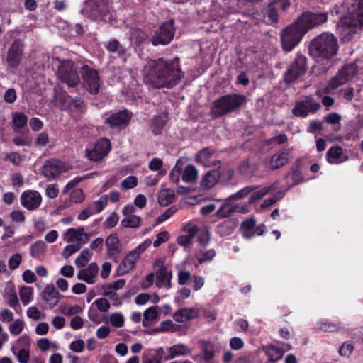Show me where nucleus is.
<instances>
[{"mask_svg": "<svg viewBox=\"0 0 363 363\" xmlns=\"http://www.w3.org/2000/svg\"><path fill=\"white\" fill-rule=\"evenodd\" d=\"M266 354L271 362H276L282 358L284 351L274 345H269L266 347Z\"/></svg>", "mask_w": 363, "mask_h": 363, "instance_id": "4c0bfd02", "label": "nucleus"}, {"mask_svg": "<svg viewBox=\"0 0 363 363\" xmlns=\"http://www.w3.org/2000/svg\"><path fill=\"white\" fill-rule=\"evenodd\" d=\"M348 15L341 18L337 30L342 40L349 41L363 26V0H345Z\"/></svg>", "mask_w": 363, "mask_h": 363, "instance_id": "f03ea898", "label": "nucleus"}, {"mask_svg": "<svg viewBox=\"0 0 363 363\" xmlns=\"http://www.w3.org/2000/svg\"><path fill=\"white\" fill-rule=\"evenodd\" d=\"M45 250L46 244L42 240H38L30 245V254L32 257L39 258L44 254Z\"/></svg>", "mask_w": 363, "mask_h": 363, "instance_id": "f704fd0d", "label": "nucleus"}, {"mask_svg": "<svg viewBox=\"0 0 363 363\" xmlns=\"http://www.w3.org/2000/svg\"><path fill=\"white\" fill-rule=\"evenodd\" d=\"M138 259L137 252H129L119 264L117 272L119 275H123L133 269Z\"/></svg>", "mask_w": 363, "mask_h": 363, "instance_id": "393cba45", "label": "nucleus"}, {"mask_svg": "<svg viewBox=\"0 0 363 363\" xmlns=\"http://www.w3.org/2000/svg\"><path fill=\"white\" fill-rule=\"evenodd\" d=\"M106 48L109 52H117L121 56L124 55L126 52L125 48L116 39L111 40L106 45Z\"/></svg>", "mask_w": 363, "mask_h": 363, "instance_id": "37998d69", "label": "nucleus"}, {"mask_svg": "<svg viewBox=\"0 0 363 363\" xmlns=\"http://www.w3.org/2000/svg\"><path fill=\"white\" fill-rule=\"evenodd\" d=\"M164 351L162 349L148 350L144 352L142 363H162Z\"/></svg>", "mask_w": 363, "mask_h": 363, "instance_id": "a878e982", "label": "nucleus"}, {"mask_svg": "<svg viewBox=\"0 0 363 363\" xmlns=\"http://www.w3.org/2000/svg\"><path fill=\"white\" fill-rule=\"evenodd\" d=\"M197 313L193 308H182L178 310L174 314V319L178 323H184L189 320L194 319L196 317Z\"/></svg>", "mask_w": 363, "mask_h": 363, "instance_id": "cd10ccee", "label": "nucleus"}, {"mask_svg": "<svg viewBox=\"0 0 363 363\" xmlns=\"http://www.w3.org/2000/svg\"><path fill=\"white\" fill-rule=\"evenodd\" d=\"M283 196L284 194L281 192L277 193L274 196L265 199L260 207L262 208H268L280 200Z\"/></svg>", "mask_w": 363, "mask_h": 363, "instance_id": "69168bd1", "label": "nucleus"}, {"mask_svg": "<svg viewBox=\"0 0 363 363\" xmlns=\"http://www.w3.org/2000/svg\"><path fill=\"white\" fill-rule=\"evenodd\" d=\"M94 174L93 173H91V174H86V175H84L83 177H76L74 178V179L71 180L70 182H69L67 185L65 186V188L63 189L62 190V193L63 194H67L71 189H72L73 187H74L76 185H77L79 182L85 180V179H89L91 177V176L93 175Z\"/></svg>", "mask_w": 363, "mask_h": 363, "instance_id": "09e8293b", "label": "nucleus"}, {"mask_svg": "<svg viewBox=\"0 0 363 363\" xmlns=\"http://www.w3.org/2000/svg\"><path fill=\"white\" fill-rule=\"evenodd\" d=\"M184 77V72L182 69L179 57L171 60L150 59L143 68L145 82L157 89H171Z\"/></svg>", "mask_w": 363, "mask_h": 363, "instance_id": "f257e3e1", "label": "nucleus"}, {"mask_svg": "<svg viewBox=\"0 0 363 363\" xmlns=\"http://www.w3.org/2000/svg\"><path fill=\"white\" fill-rule=\"evenodd\" d=\"M143 316L145 319L150 321L157 320L160 318V313L157 311V306H151L144 311Z\"/></svg>", "mask_w": 363, "mask_h": 363, "instance_id": "8fccbe9b", "label": "nucleus"}, {"mask_svg": "<svg viewBox=\"0 0 363 363\" xmlns=\"http://www.w3.org/2000/svg\"><path fill=\"white\" fill-rule=\"evenodd\" d=\"M62 297V296L60 295L52 284L46 285L42 292L43 299L49 303L51 308L55 307Z\"/></svg>", "mask_w": 363, "mask_h": 363, "instance_id": "5701e85b", "label": "nucleus"}, {"mask_svg": "<svg viewBox=\"0 0 363 363\" xmlns=\"http://www.w3.org/2000/svg\"><path fill=\"white\" fill-rule=\"evenodd\" d=\"M247 98L243 94H231L224 95L214 101L211 113L215 117H220L237 111L246 104Z\"/></svg>", "mask_w": 363, "mask_h": 363, "instance_id": "20e7f679", "label": "nucleus"}, {"mask_svg": "<svg viewBox=\"0 0 363 363\" xmlns=\"http://www.w3.org/2000/svg\"><path fill=\"white\" fill-rule=\"evenodd\" d=\"M220 172L218 170L208 172L201 181V186L204 189H210L213 187L220 178Z\"/></svg>", "mask_w": 363, "mask_h": 363, "instance_id": "bb28decb", "label": "nucleus"}, {"mask_svg": "<svg viewBox=\"0 0 363 363\" xmlns=\"http://www.w3.org/2000/svg\"><path fill=\"white\" fill-rule=\"evenodd\" d=\"M41 194L35 190H27L21 195V205L28 211L38 209L42 203Z\"/></svg>", "mask_w": 363, "mask_h": 363, "instance_id": "f3484780", "label": "nucleus"}, {"mask_svg": "<svg viewBox=\"0 0 363 363\" xmlns=\"http://www.w3.org/2000/svg\"><path fill=\"white\" fill-rule=\"evenodd\" d=\"M8 304L13 308L15 310H17L18 308H20L19 301L17 296L16 293L12 292L7 295L6 296Z\"/></svg>", "mask_w": 363, "mask_h": 363, "instance_id": "774afa93", "label": "nucleus"}, {"mask_svg": "<svg viewBox=\"0 0 363 363\" xmlns=\"http://www.w3.org/2000/svg\"><path fill=\"white\" fill-rule=\"evenodd\" d=\"M195 161L205 167L216 166L220 163V160L216 158L215 150L209 147L199 150L196 155Z\"/></svg>", "mask_w": 363, "mask_h": 363, "instance_id": "6ab92c4d", "label": "nucleus"}, {"mask_svg": "<svg viewBox=\"0 0 363 363\" xmlns=\"http://www.w3.org/2000/svg\"><path fill=\"white\" fill-rule=\"evenodd\" d=\"M342 154V149L340 146H335L330 148L326 155L327 160L329 163H335L337 159H339Z\"/></svg>", "mask_w": 363, "mask_h": 363, "instance_id": "c03bdc74", "label": "nucleus"}, {"mask_svg": "<svg viewBox=\"0 0 363 363\" xmlns=\"http://www.w3.org/2000/svg\"><path fill=\"white\" fill-rule=\"evenodd\" d=\"M210 240V235L207 228L201 230L199 233L198 241L199 244L203 247H206Z\"/></svg>", "mask_w": 363, "mask_h": 363, "instance_id": "bf43d9fd", "label": "nucleus"}, {"mask_svg": "<svg viewBox=\"0 0 363 363\" xmlns=\"http://www.w3.org/2000/svg\"><path fill=\"white\" fill-rule=\"evenodd\" d=\"M289 156V150L279 152L271 157L265 159L264 167L266 169L271 171L278 169L288 164Z\"/></svg>", "mask_w": 363, "mask_h": 363, "instance_id": "aec40b11", "label": "nucleus"}, {"mask_svg": "<svg viewBox=\"0 0 363 363\" xmlns=\"http://www.w3.org/2000/svg\"><path fill=\"white\" fill-rule=\"evenodd\" d=\"M68 169L69 168L65 163L55 159H49L45 161L40 172L45 177L52 179H55Z\"/></svg>", "mask_w": 363, "mask_h": 363, "instance_id": "4468645a", "label": "nucleus"}, {"mask_svg": "<svg viewBox=\"0 0 363 363\" xmlns=\"http://www.w3.org/2000/svg\"><path fill=\"white\" fill-rule=\"evenodd\" d=\"M142 219L138 216H126L121 220V225L124 228H137L140 227Z\"/></svg>", "mask_w": 363, "mask_h": 363, "instance_id": "79ce46f5", "label": "nucleus"}, {"mask_svg": "<svg viewBox=\"0 0 363 363\" xmlns=\"http://www.w3.org/2000/svg\"><path fill=\"white\" fill-rule=\"evenodd\" d=\"M338 49L337 38L329 32L320 34L309 45L311 55L318 61L330 60L337 54Z\"/></svg>", "mask_w": 363, "mask_h": 363, "instance_id": "7ed1b4c3", "label": "nucleus"}, {"mask_svg": "<svg viewBox=\"0 0 363 363\" xmlns=\"http://www.w3.org/2000/svg\"><path fill=\"white\" fill-rule=\"evenodd\" d=\"M279 10L271 2L267 8V17L272 23H276L278 21V11Z\"/></svg>", "mask_w": 363, "mask_h": 363, "instance_id": "13d9d810", "label": "nucleus"}, {"mask_svg": "<svg viewBox=\"0 0 363 363\" xmlns=\"http://www.w3.org/2000/svg\"><path fill=\"white\" fill-rule=\"evenodd\" d=\"M82 76L85 89L91 94H97L101 86L98 72L85 65L82 67Z\"/></svg>", "mask_w": 363, "mask_h": 363, "instance_id": "1a4fd4ad", "label": "nucleus"}, {"mask_svg": "<svg viewBox=\"0 0 363 363\" xmlns=\"http://www.w3.org/2000/svg\"><path fill=\"white\" fill-rule=\"evenodd\" d=\"M328 12H305L298 19V24L301 25L306 33L309 29L325 23L328 20Z\"/></svg>", "mask_w": 363, "mask_h": 363, "instance_id": "9b49d317", "label": "nucleus"}, {"mask_svg": "<svg viewBox=\"0 0 363 363\" xmlns=\"http://www.w3.org/2000/svg\"><path fill=\"white\" fill-rule=\"evenodd\" d=\"M340 120H341V116H340V115L337 114V113H329L325 117V121L329 124L337 125V130L340 129Z\"/></svg>", "mask_w": 363, "mask_h": 363, "instance_id": "052dcab7", "label": "nucleus"}, {"mask_svg": "<svg viewBox=\"0 0 363 363\" xmlns=\"http://www.w3.org/2000/svg\"><path fill=\"white\" fill-rule=\"evenodd\" d=\"M275 189L274 186L273 185L264 187L263 189L255 191L251 196L250 197L248 200L249 204H253L257 201L260 200L262 199L265 195L271 192L272 191H274Z\"/></svg>", "mask_w": 363, "mask_h": 363, "instance_id": "a19ab883", "label": "nucleus"}, {"mask_svg": "<svg viewBox=\"0 0 363 363\" xmlns=\"http://www.w3.org/2000/svg\"><path fill=\"white\" fill-rule=\"evenodd\" d=\"M84 200V194L82 189H77L74 190L70 195V201L78 203H82Z\"/></svg>", "mask_w": 363, "mask_h": 363, "instance_id": "e2e57ef3", "label": "nucleus"}, {"mask_svg": "<svg viewBox=\"0 0 363 363\" xmlns=\"http://www.w3.org/2000/svg\"><path fill=\"white\" fill-rule=\"evenodd\" d=\"M106 246L110 255H115L120 252L119 239L116 233L111 234L106 238Z\"/></svg>", "mask_w": 363, "mask_h": 363, "instance_id": "7c9ffc66", "label": "nucleus"}, {"mask_svg": "<svg viewBox=\"0 0 363 363\" xmlns=\"http://www.w3.org/2000/svg\"><path fill=\"white\" fill-rule=\"evenodd\" d=\"M354 350L353 345L350 342H346L342 344L339 348V354L343 357H350Z\"/></svg>", "mask_w": 363, "mask_h": 363, "instance_id": "680f3d73", "label": "nucleus"}, {"mask_svg": "<svg viewBox=\"0 0 363 363\" xmlns=\"http://www.w3.org/2000/svg\"><path fill=\"white\" fill-rule=\"evenodd\" d=\"M169 354L168 359H173L177 356H184L191 353V350L186 345L178 344L172 346L169 348Z\"/></svg>", "mask_w": 363, "mask_h": 363, "instance_id": "473e14b6", "label": "nucleus"}, {"mask_svg": "<svg viewBox=\"0 0 363 363\" xmlns=\"http://www.w3.org/2000/svg\"><path fill=\"white\" fill-rule=\"evenodd\" d=\"M111 150V142L106 138H101L91 150H86V155L90 160L100 161L108 155Z\"/></svg>", "mask_w": 363, "mask_h": 363, "instance_id": "a211bd4d", "label": "nucleus"}, {"mask_svg": "<svg viewBox=\"0 0 363 363\" xmlns=\"http://www.w3.org/2000/svg\"><path fill=\"white\" fill-rule=\"evenodd\" d=\"M194 359L199 363H216L213 345L211 342H205L202 345L201 352Z\"/></svg>", "mask_w": 363, "mask_h": 363, "instance_id": "4be33fe9", "label": "nucleus"}, {"mask_svg": "<svg viewBox=\"0 0 363 363\" xmlns=\"http://www.w3.org/2000/svg\"><path fill=\"white\" fill-rule=\"evenodd\" d=\"M320 108V104L311 96H306L303 100L296 102L292 113L297 117H306L309 113H315Z\"/></svg>", "mask_w": 363, "mask_h": 363, "instance_id": "f8f14e48", "label": "nucleus"}, {"mask_svg": "<svg viewBox=\"0 0 363 363\" xmlns=\"http://www.w3.org/2000/svg\"><path fill=\"white\" fill-rule=\"evenodd\" d=\"M82 12L93 20L106 21L110 13L108 1V0H87Z\"/></svg>", "mask_w": 363, "mask_h": 363, "instance_id": "423d86ee", "label": "nucleus"}, {"mask_svg": "<svg viewBox=\"0 0 363 363\" xmlns=\"http://www.w3.org/2000/svg\"><path fill=\"white\" fill-rule=\"evenodd\" d=\"M174 191L171 189H166L160 191L157 196V201L160 206H167L173 202L174 199Z\"/></svg>", "mask_w": 363, "mask_h": 363, "instance_id": "c756f323", "label": "nucleus"}, {"mask_svg": "<svg viewBox=\"0 0 363 363\" xmlns=\"http://www.w3.org/2000/svg\"><path fill=\"white\" fill-rule=\"evenodd\" d=\"M33 289L30 286H21L19 291V296L21 302L24 306H27L33 300Z\"/></svg>", "mask_w": 363, "mask_h": 363, "instance_id": "58836bf2", "label": "nucleus"}, {"mask_svg": "<svg viewBox=\"0 0 363 363\" xmlns=\"http://www.w3.org/2000/svg\"><path fill=\"white\" fill-rule=\"evenodd\" d=\"M90 239V234L84 232V228H69L64 235V240L68 242L77 241L80 243L81 247L86 244Z\"/></svg>", "mask_w": 363, "mask_h": 363, "instance_id": "412c9836", "label": "nucleus"}, {"mask_svg": "<svg viewBox=\"0 0 363 363\" xmlns=\"http://www.w3.org/2000/svg\"><path fill=\"white\" fill-rule=\"evenodd\" d=\"M257 186H247L230 195L228 200H240L247 196L250 193L257 189Z\"/></svg>", "mask_w": 363, "mask_h": 363, "instance_id": "ea45409f", "label": "nucleus"}, {"mask_svg": "<svg viewBox=\"0 0 363 363\" xmlns=\"http://www.w3.org/2000/svg\"><path fill=\"white\" fill-rule=\"evenodd\" d=\"M130 38L136 43L140 44L147 38V35L140 29H134L131 33Z\"/></svg>", "mask_w": 363, "mask_h": 363, "instance_id": "864d4df0", "label": "nucleus"}, {"mask_svg": "<svg viewBox=\"0 0 363 363\" xmlns=\"http://www.w3.org/2000/svg\"><path fill=\"white\" fill-rule=\"evenodd\" d=\"M169 238L168 232L162 231L157 235L156 240L153 242V246L157 247L162 243L167 242Z\"/></svg>", "mask_w": 363, "mask_h": 363, "instance_id": "338daca9", "label": "nucleus"}, {"mask_svg": "<svg viewBox=\"0 0 363 363\" xmlns=\"http://www.w3.org/2000/svg\"><path fill=\"white\" fill-rule=\"evenodd\" d=\"M60 65L56 72L57 78L69 87L76 86L80 82L77 69L69 60H59Z\"/></svg>", "mask_w": 363, "mask_h": 363, "instance_id": "39448f33", "label": "nucleus"}, {"mask_svg": "<svg viewBox=\"0 0 363 363\" xmlns=\"http://www.w3.org/2000/svg\"><path fill=\"white\" fill-rule=\"evenodd\" d=\"M81 247H82L80 243L69 245L64 248L62 252V256L67 259L76 252L79 251L81 249Z\"/></svg>", "mask_w": 363, "mask_h": 363, "instance_id": "5fc2aeb1", "label": "nucleus"}, {"mask_svg": "<svg viewBox=\"0 0 363 363\" xmlns=\"http://www.w3.org/2000/svg\"><path fill=\"white\" fill-rule=\"evenodd\" d=\"M118 220V215L116 213L113 212L111 214V216L108 218H106V220L104 223V225L106 228H112L116 225Z\"/></svg>", "mask_w": 363, "mask_h": 363, "instance_id": "0e129e2a", "label": "nucleus"}, {"mask_svg": "<svg viewBox=\"0 0 363 363\" xmlns=\"http://www.w3.org/2000/svg\"><path fill=\"white\" fill-rule=\"evenodd\" d=\"M22 260V256L20 253L13 255L8 261V266L11 270H14L18 267Z\"/></svg>", "mask_w": 363, "mask_h": 363, "instance_id": "6e6d98bb", "label": "nucleus"}, {"mask_svg": "<svg viewBox=\"0 0 363 363\" xmlns=\"http://www.w3.org/2000/svg\"><path fill=\"white\" fill-rule=\"evenodd\" d=\"M107 204V199L101 198L100 200L94 201L88 207L92 215L101 212Z\"/></svg>", "mask_w": 363, "mask_h": 363, "instance_id": "de8ad7c7", "label": "nucleus"}, {"mask_svg": "<svg viewBox=\"0 0 363 363\" xmlns=\"http://www.w3.org/2000/svg\"><path fill=\"white\" fill-rule=\"evenodd\" d=\"M99 267L96 263L91 262L86 269H82L77 274V278L89 284L94 283V279L97 276Z\"/></svg>", "mask_w": 363, "mask_h": 363, "instance_id": "b1692460", "label": "nucleus"}, {"mask_svg": "<svg viewBox=\"0 0 363 363\" xmlns=\"http://www.w3.org/2000/svg\"><path fill=\"white\" fill-rule=\"evenodd\" d=\"M156 284L160 288L165 287L167 289L171 287L172 273L167 269L161 272H156Z\"/></svg>", "mask_w": 363, "mask_h": 363, "instance_id": "c85d7f7f", "label": "nucleus"}, {"mask_svg": "<svg viewBox=\"0 0 363 363\" xmlns=\"http://www.w3.org/2000/svg\"><path fill=\"white\" fill-rule=\"evenodd\" d=\"M306 33L302 26L299 23L298 24V21L287 26L283 30L281 35L284 50L290 52L298 44Z\"/></svg>", "mask_w": 363, "mask_h": 363, "instance_id": "0eeeda50", "label": "nucleus"}, {"mask_svg": "<svg viewBox=\"0 0 363 363\" xmlns=\"http://www.w3.org/2000/svg\"><path fill=\"white\" fill-rule=\"evenodd\" d=\"M237 208L238 204L232 205L229 203H225L216 211V216L219 218H228L233 213L235 212Z\"/></svg>", "mask_w": 363, "mask_h": 363, "instance_id": "72a5a7b5", "label": "nucleus"}, {"mask_svg": "<svg viewBox=\"0 0 363 363\" xmlns=\"http://www.w3.org/2000/svg\"><path fill=\"white\" fill-rule=\"evenodd\" d=\"M111 324L116 328H121L124 324V318L121 313H115L110 316Z\"/></svg>", "mask_w": 363, "mask_h": 363, "instance_id": "4d7b16f0", "label": "nucleus"}, {"mask_svg": "<svg viewBox=\"0 0 363 363\" xmlns=\"http://www.w3.org/2000/svg\"><path fill=\"white\" fill-rule=\"evenodd\" d=\"M91 257V253L88 250H83L75 259L74 263L78 267L86 266Z\"/></svg>", "mask_w": 363, "mask_h": 363, "instance_id": "a18cd8bd", "label": "nucleus"}, {"mask_svg": "<svg viewBox=\"0 0 363 363\" xmlns=\"http://www.w3.org/2000/svg\"><path fill=\"white\" fill-rule=\"evenodd\" d=\"M24 45L20 39H16L9 48L6 62L11 67H17L22 59Z\"/></svg>", "mask_w": 363, "mask_h": 363, "instance_id": "dca6fc26", "label": "nucleus"}, {"mask_svg": "<svg viewBox=\"0 0 363 363\" xmlns=\"http://www.w3.org/2000/svg\"><path fill=\"white\" fill-rule=\"evenodd\" d=\"M357 70V66L354 63L345 66L339 71L338 74L330 81L326 88L327 90L330 91L345 84L354 76Z\"/></svg>", "mask_w": 363, "mask_h": 363, "instance_id": "9d476101", "label": "nucleus"}, {"mask_svg": "<svg viewBox=\"0 0 363 363\" xmlns=\"http://www.w3.org/2000/svg\"><path fill=\"white\" fill-rule=\"evenodd\" d=\"M28 117L23 113H15L13 116L14 131L19 133L20 130L27 125Z\"/></svg>", "mask_w": 363, "mask_h": 363, "instance_id": "e433bc0d", "label": "nucleus"}, {"mask_svg": "<svg viewBox=\"0 0 363 363\" xmlns=\"http://www.w3.org/2000/svg\"><path fill=\"white\" fill-rule=\"evenodd\" d=\"M138 184V179L134 176H129L121 183V188L123 190H128L135 187Z\"/></svg>", "mask_w": 363, "mask_h": 363, "instance_id": "3c124183", "label": "nucleus"}, {"mask_svg": "<svg viewBox=\"0 0 363 363\" xmlns=\"http://www.w3.org/2000/svg\"><path fill=\"white\" fill-rule=\"evenodd\" d=\"M215 256L216 252L213 249L209 250L206 252L200 251L199 252L196 254V257L197 258L199 264L211 261Z\"/></svg>", "mask_w": 363, "mask_h": 363, "instance_id": "49530a36", "label": "nucleus"}, {"mask_svg": "<svg viewBox=\"0 0 363 363\" xmlns=\"http://www.w3.org/2000/svg\"><path fill=\"white\" fill-rule=\"evenodd\" d=\"M174 33L173 21H167L155 32L150 40L151 43L154 46L168 45L173 39Z\"/></svg>", "mask_w": 363, "mask_h": 363, "instance_id": "6e6552de", "label": "nucleus"}, {"mask_svg": "<svg viewBox=\"0 0 363 363\" xmlns=\"http://www.w3.org/2000/svg\"><path fill=\"white\" fill-rule=\"evenodd\" d=\"M24 328V322L21 319L16 320L9 325V331L14 335H19Z\"/></svg>", "mask_w": 363, "mask_h": 363, "instance_id": "603ef678", "label": "nucleus"}, {"mask_svg": "<svg viewBox=\"0 0 363 363\" xmlns=\"http://www.w3.org/2000/svg\"><path fill=\"white\" fill-rule=\"evenodd\" d=\"M132 115L126 110L121 111L107 116L104 123L111 128L123 129L130 121Z\"/></svg>", "mask_w": 363, "mask_h": 363, "instance_id": "2eb2a0df", "label": "nucleus"}, {"mask_svg": "<svg viewBox=\"0 0 363 363\" xmlns=\"http://www.w3.org/2000/svg\"><path fill=\"white\" fill-rule=\"evenodd\" d=\"M258 169L256 164H251L248 160H243L239 167L240 173L246 177H252Z\"/></svg>", "mask_w": 363, "mask_h": 363, "instance_id": "c9c22d12", "label": "nucleus"}, {"mask_svg": "<svg viewBox=\"0 0 363 363\" xmlns=\"http://www.w3.org/2000/svg\"><path fill=\"white\" fill-rule=\"evenodd\" d=\"M306 71V58L303 55H297L289 67L285 74V81L293 82L303 76Z\"/></svg>", "mask_w": 363, "mask_h": 363, "instance_id": "ddd939ff", "label": "nucleus"}, {"mask_svg": "<svg viewBox=\"0 0 363 363\" xmlns=\"http://www.w3.org/2000/svg\"><path fill=\"white\" fill-rule=\"evenodd\" d=\"M198 177V171L196 168L191 165H187L182 172V179L184 182L193 183Z\"/></svg>", "mask_w": 363, "mask_h": 363, "instance_id": "2f4dec72", "label": "nucleus"}]
</instances>
